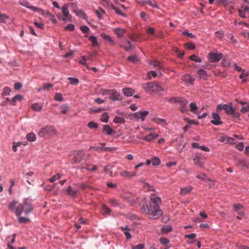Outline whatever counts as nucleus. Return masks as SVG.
<instances>
[{
    "label": "nucleus",
    "mask_w": 249,
    "mask_h": 249,
    "mask_svg": "<svg viewBox=\"0 0 249 249\" xmlns=\"http://www.w3.org/2000/svg\"><path fill=\"white\" fill-rule=\"evenodd\" d=\"M114 122L115 123H123L125 122L124 119L122 117L116 116L114 119Z\"/></svg>",
    "instance_id": "c03bdc74"
},
{
    "label": "nucleus",
    "mask_w": 249,
    "mask_h": 249,
    "mask_svg": "<svg viewBox=\"0 0 249 249\" xmlns=\"http://www.w3.org/2000/svg\"><path fill=\"white\" fill-rule=\"evenodd\" d=\"M160 160L158 158H154L151 160V163L153 165H158L160 164Z\"/></svg>",
    "instance_id": "5fc2aeb1"
},
{
    "label": "nucleus",
    "mask_w": 249,
    "mask_h": 249,
    "mask_svg": "<svg viewBox=\"0 0 249 249\" xmlns=\"http://www.w3.org/2000/svg\"><path fill=\"white\" fill-rule=\"evenodd\" d=\"M68 80L70 83L72 85H77L79 83V80L76 78L69 77Z\"/></svg>",
    "instance_id": "603ef678"
},
{
    "label": "nucleus",
    "mask_w": 249,
    "mask_h": 249,
    "mask_svg": "<svg viewBox=\"0 0 249 249\" xmlns=\"http://www.w3.org/2000/svg\"><path fill=\"white\" fill-rule=\"evenodd\" d=\"M84 153L81 151H74L71 152L69 155V160L72 164L78 163L82 161Z\"/></svg>",
    "instance_id": "20e7f679"
},
{
    "label": "nucleus",
    "mask_w": 249,
    "mask_h": 249,
    "mask_svg": "<svg viewBox=\"0 0 249 249\" xmlns=\"http://www.w3.org/2000/svg\"><path fill=\"white\" fill-rule=\"evenodd\" d=\"M56 134V130L52 126H47L44 128H42L38 135L40 137H45L46 136H52Z\"/></svg>",
    "instance_id": "39448f33"
},
{
    "label": "nucleus",
    "mask_w": 249,
    "mask_h": 249,
    "mask_svg": "<svg viewBox=\"0 0 249 249\" xmlns=\"http://www.w3.org/2000/svg\"><path fill=\"white\" fill-rule=\"evenodd\" d=\"M81 168L92 171H94L97 169L96 166L92 165H86L85 166H82Z\"/></svg>",
    "instance_id": "58836bf2"
},
{
    "label": "nucleus",
    "mask_w": 249,
    "mask_h": 249,
    "mask_svg": "<svg viewBox=\"0 0 249 249\" xmlns=\"http://www.w3.org/2000/svg\"><path fill=\"white\" fill-rule=\"evenodd\" d=\"M8 18V16H7L5 14H2L0 13V22H4L5 20Z\"/></svg>",
    "instance_id": "69168bd1"
},
{
    "label": "nucleus",
    "mask_w": 249,
    "mask_h": 249,
    "mask_svg": "<svg viewBox=\"0 0 249 249\" xmlns=\"http://www.w3.org/2000/svg\"><path fill=\"white\" fill-rule=\"evenodd\" d=\"M53 87V85L52 84L47 83L43 86V87L41 89H38V91H40L41 89L44 90H48L50 88H52Z\"/></svg>",
    "instance_id": "e2e57ef3"
},
{
    "label": "nucleus",
    "mask_w": 249,
    "mask_h": 249,
    "mask_svg": "<svg viewBox=\"0 0 249 249\" xmlns=\"http://www.w3.org/2000/svg\"><path fill=\"white\" fill-rule=\"evenodd\" d=\"M204 159V157L200 155H196L194 159L195 164L200 167H202L204 165L203 160Z\"/></svg>",
    "instance_id": "9b49d317"
},
{
    "label": "nucleus",
    "mask_w": 249,
    "mask_h": 249,
    "mask_svg": "<svg viewBox=\"0 0 249 249\" xmlns=\"http://www.w3.org/2000/svg\"><path fill=\"white\" fill-rule=\"evenodd\" d=\"M192 190V188L191 187L182 188L180 189V194L183 196H185L186 195L190 193Z\"/></svg>",
    "instance_id": "cd10ccee"
},
{
    "label": "nucleus",
    "mask_w": 249,
    "mask_h": 249,
    "mask_svg": "<svg viewBox=\"0 0 249 249\" xmlns=\"http://www.w3.org/2000/svg\"><path fill=\"white\" fill-rule=\"evenodd\" d=\"M142 4L151 6L153 8H158L156 1H143Z\"/></svg>",
    "instance_id": "393cba45"
},
{
    "label": "nucleus",
    "mask_w": 249,
    "mask_h": 249,
    "mask_svg": "<svg viewBox=\"0 0 249 249\" xmlns=\"http://www.w3.org/2000/svg\"><path fill=\"white\" fill-rule=\"evenodd\" d=\"M100 36L104 40L109 42L110 45H114L115 44L114 40L109 36L107 35L104 33H101Z\"/></svg>",
    "instance_id": "a211bd4d"
},
{
    "label": "nucleus",
    "mask_w": 249,
    "mask_h": 249,
    "mask_svg": "<svg viewBox=\"0 0 249 249\" xmlns=\"http://www.w3.org/2000/svg\"><path fill=\"white\" fill-rule=\"evenodd\" d=\"M158 137V135L156 133H150L148 135L143 137L142 139L147 141L151 142L153 139L157 138Z\"/></svg>",
    "instance_id": "412c9836"
},
{
    "label": "nucleus",
    "mask_w": 249,
    "mask_h": 249,
    "mask_svg": "<svg viewBox=\"0 0 249 249\" xmlns=\"http://www.w3.org/2000/svg\"><path fill=\"white\" fill-rule=\"evenodd\" d=\"M126 44L128 45V47L124 46L123 45H121V44L120 45V46L121 47L124 48L125 51H129L132 49V45L131 42L129 40L126 41Z\"/></svg>",
    "instance_id": "a19ab883"
},
{
    "label": "nucleus",
    "mask_w": 249,
    "mask_h": 249,
    "mask_svg": "<svg viewBox=\"0 0 249 249\" xmlns=\"http://www.w3.org/2000/svg\"><path fill=\"white\" fill-rule=\"evenodd\" d=\"M120 174L122 177L125 178H131L137 175L136 173L134 172H129L127 171H123Z\"/></svg>",
    "instance_id": "f3484780"
},
{
    "label": "nucleus",
    "mask_w": 249,
    "mask_h": 249,
    "mask_svg": "<svg viewBox=\"0 0 249 249\" xmlns=\"http://www.w3.org/2000/svg\"><path fill=\"white\" fill-rule=\"evenodd\" d=\"M10 91H11V89L9 88L5 87L3 89V91L2 93V96H5L6 95H9Z\"/></svg>",
    "instance_id": "680f3d73"
},
{
    "label": "nucleus",
    "mask_w": 249,
    "mask_h": 249,
    "mask_svg": "<svg viewBox=\"0 0 249 249\" xmlns=\"http://www.w3.org/2000/svg\"><path fill=\"white\" fill-rule=\"evenodd\" d=\"M116 150L115 147H102L101 148V151H114Z\"/></svg>",
    "instance_id": "6e6d98bb"
},
{
    "label": "nucleus",
    "mask_w": 249,
    "mask_h": 249,
    "mask_svg": "<svg viewBox=\"0 0 249 249\" xmlns=\"http://www.w3.org/2000/svg\"><path fill=\"white\" fill-rule=\"evenodd\" d=\"M182 80L186 83H189L190 84H192L195 79L194 77H192L191 75L187 74L183 75L182 77Z\"/></svg>",
    "instance_id": "2eb2a0df"
},
{
    "label": "nucleus",
    "mask_w": 249,
    "mask_h": 249,
    "mask_svg": "<svg viewBox=\"0 0 249 249\" xmlns=\"http://www.w3.org/2000/svg\"><path fill=\"white\" fill-rule=\"evenodd\" d=\"M172 230L170 226H164L161 228V231L163 233H167L170 232Z\"/></svg>",
    "instance_id": "4c0bfd02"
},
{
    "label": "nucleus",
    "mask_w": 249,
    "mask_h": 249,
    "mask_svg": "<svg viewBox=\"0 0 249 249\" xmlns=\"http://www.w3.org/2000/svg\"><path fill=\"white\" fill-rule=\"evenodd\" d=\"M151 64L153 65L154 67L159 69L162 68V64L158 60H154L151 61Z\"/></svg>",
    "instance_id": "c9c22d12"
},
{
    "label": "nucleus",
    "mask_w": 249,
    "mask_h": 249,
    "mask_svg": "<svg viewBox=\"0 0 249 249\" xmlns=\"http://www.w3.org/2000/svg\"><path fill=\"white\" fill-rule=\"evenodd\" d=\"M77 191L73 189L71 186H69L67 189V194L72 197H75L77 196Z\"/></svg>",
    "instance_id": "b1692460"
},
{
    "label": "nucleus",
    "mask_w": 249,
    "mask_h": 249,
    "mask_svg": "<svg viewBox=\"0 0 249 249\" xmlns=\"http://www.w3.org/2000/svg\"><path fill=\"white\" fill-rule=\"evenodd\" d=\"M109 203H110V204L114 206V207H116V206H117L118 205H119V203L117 201V200L115 199H111L109 200Z\"/></svg>",
    "instance_id": "774afa93"
},
{
    "label": "nucleus",
    "mask_w": 249,
    "mask_h": 249,
    "mask_svg": "<svg viewBox=\"0 0 249 249\" xmlns=\"http://www.w3.org/2000/svg\"><path fill=\"white\" fill-rule=\"evenodd\" d=\"M246 77H247V75L245 74V70H243L242 71V73L240 75L239 78L240 79H242L243 80L242 82L244 83L246 81Z\"/></svg>",
    "instance_id": "338daca9"
},
{
    "label": "nucleus",
    "mask_w": 249,
    "mask_h": 249,
    "mask_svg": "<svg viewBox=\"0 0 249 249\" xmlns=\"http://www.w3.org/2000/svg\"><path fill=\"white\" fill-rule=\"evenodd\" d=\"M123 91L124 94L127 96H130L132 95L135 92L134 90H133L131 88H124L123 89Z\"/></svg>",
    "instance_id": "bb28decb"
},
{
    "label": "nucleus",
    "mask_w": 249,
    "mask_h": 249,
    "mask_svg": "<svg viewBox=\"0 0 249 249\" xmlns=\"http://www.w3.org/2000/svg\"><path fill=\"white\" fill-rule=\"evenodd\" d=\"M95 13L98 18L100 19L102 18V15L105 13V12L101 8H99L95 11Z\"/></svg>",
    "instance_id": "79ce46f5"
},
{
    "label": "nucleus",
    "mask_w": 249,
    "mask_h": 249,
    "mask_svg": "<svg viewBox=\"0 0 249 249\" xmlns=\"http://www.w3.org/2000/svg\"><path fill=\"white\" fill-rule=\"evenodd\" d=\"M19 3L21 5L26 7L34 11L38 12L41 11V10L37 7L31 6L30 4L27 1H20Z\"/></svg>",
    "instance_id": "ddd939ff"
},
{
    "label": "nucleus",
    "mask_w": 249,
    "mask_h": 249,
    "mask_svg": "<svg viewBox=\"0 0 249 249\" xmlns=\"http://www.w3.org/2000/svg\"><path fill=\"white\" fill-rule=\"evenodd\" d=\"M150 198L151 201L149 202V206L146 204L143 205L141 208V211L149 218L157 219L163 214L162 211L160 209V204L161 201L156 194L151 195Z\"/></svg>",
    "instance_id": "f257e3e1"
},
{
    "label": "nucleus",
    "mask_w": 249,
    "mask_h": 249,
    "mask_svg": "<svg viewBox=\"0 0 249 249\" xmlns=\"http://www.w3.org/2000/svg\"><path fill=\"white\" fill-rule=\"evenodd\" d=\"M240 104L244 106L241 109V112L242 113H245L249 111V105L246 102H241Z\"/></svg>",
    "instance_id": "2f4dec72"
},
{
    "label": "nucleus",
    "mask_w": 249,
    "mask_h": 249,
    "mask_svg": "<svg viewBox=\"0 0 249 249\" xmlns=\"http://www.w3.org/2000/svg\"><path fill=\"white\" fill-rule=\"evenodd\" d=\"M18 202L16 200L12 201L8 205V209L11 212L15 211V207Z\"/></svg>",
    "instance_id": "72a5a7b5"
},
{
    "label": "nucleus",
    "mask_w": 249,
    "mask_h": 249,
    "mask_svg": "<svg viewBox=\"0 0 249 249\" xmlns=\"http://www.w3.org/2000/svg\"><path fill=\"white\" fill-rule=\"evenodd\" d=\"M61 108L62 109V112L63 114H67L68 110L69 109V106L66 104H63L61 106Z\"/></svg>",
    "instance_id": "09e8293b"
},
{
    "label": "nucleus",
    "mask_w": 249,
    "mask_h": 249,
    "mask_svg": "<svg viewBox=\"0 0 249 249\" xmlns=\"http://www.w3.org/2000/svg\"><path fill=\"white\" fill-rule=\"evenodd\" d=\"M178 98H175V97H171V98H166V100L171 103H177L178 101Z\"/></svg>",
    "instance_id": "bf43d9fd"
},
{
    "label": "nucleus",
    "mask_w": 249,
    "mask_h": 249,
    "mask_svg": "<svg viewBox=\"0 0 249 249\" xmlns=\"http://www.w3.org/2000/svg\"><path fill=\"white\" fill-rule=\"evenodd\" d=\"M142 88L147 92L154 93L156 92H160L163 90V88L160 84L157 82H148L142 85Z\"/></svg>",
    "instance_id": "7ed1b4c3"
},
{
    "label": "nucleus",
    "mask_w": 249,
    "mask_h": 249,
    "mask_svg": "<svg viewBox=\"0 0 249 249\" xmlns=\"http://www.w3.org/2000/svg\"><path fill=\"white\" fill-rule=\"evenodd\" d=\"M89 40L92 43V46L94 47L97 46L98 45V43L97 41V38L94 36H90L89 37Z\"/></svg>",
    "instance_id": "f704fd0d"
},
{
    "label": "nucleus",
    "mask_w": 249,
    "mask_h": 249,
    "mask_svg": "<svg viewBox=\"0 0 249 249\" xmlns=\"http://www.w3.org/2000/svg\"><path fill=\"white\" fill-rule=\"evenodd\" d=\"M103 93L105 95L109 94V99L113 101H119L122 100V97L120 93L115 89H105Z\"/></svg>",
    "instance_id": "423d86ee"
},
{
    "label": "nucleus",
    "mask_w": 249,
    "mask_h": 249,
    "mask_svg": "<svg viewBox=\"0 0 249 249\" xmlns=\"http://www.w3.org/2000/svg\"><path fill=\"white\" fill-rule=\"evenodd\" d=\"M148 114V111H139L134 113L133 116L137 119H141L142 121H144L145 118Z\"/></svg>",
    "instance_id": "9d476101"
},
{
    "label": "nucleus",
    "mask_w": 249,
    "mask_h": 249,
    "mask_svg": "<svg viewBox=\"0 0 249 249\" xmlns=\"http://www.w3.org/2000/svg\"><path fill=\"white\" fill-rule=\"evenodd\" d=\"M73 11L75 13V14L80 17L84 19L87 18V16L85 14V13L81 9H73Z\"/></svg>",
    "instance_id": "5701e85b"
},
{
    "label": "nucleus",
    "mask_w": 249,
    "mask_h": 249,
    "mask_svg": "<svg viewBox=\"0 0 249 249\" xmlns=\"http://www.w3.org/2000/svg\"><path fill=\"white\" fill-rule=\"evenodd\" d=\"M26 138L28 141L30 142H34L36 141V135L33 133H30L28 134L27 135Z\"/></svg>",
    "instance_id": "e433bc0d"
},
{
    "label": "nucleus",
    "mask_w": 249,
    "mask_h": 249,
    "mask_svg": "<svg viewBox=\"0 0 249 249\" xmlns=\"http://www.w3.org/2000/svg\"><path fill=\"white\" fill-rule=\"evenodd\" d=\"M109 116L107 113H104L102 114L101 120L103 122L107 123L108 121Z\"/></svg>",
    "instance_id": "8fccbe9b"
},
{
    "label": "nucleus",
    "mask_w": 249,
    "mask_h": 249,
    "mask_svg": "<svg viewBox=\"0 0 249 249\" xmlns=\"http://www.w3.org/2000/svg\"><path fill=\"white\" fill-rule=\"evenodd\" d=\"M197 73L199 76V79L206 80L207 77V72L201 69L197 71Z\"/></svg>",
    "instance_id": "4be33fe9"
},
{
    "label": "nucleus",
    "mask_w": 249,
    "mask_h": 249,
    "mask_svg": "<svg viewBox=\"0 0 249 249\" xmlns=\"http://www.w3.org/2000/svg\"><path fill=\"white\" fill-rule=\"evenodd\" d=\"M18 222L19 223H27V222L29 221V219L27 218H25V217H20L18 216Z\"/></svg>",
    "instance_id": "052dcab7"
},
{
    "label": "nucleus",
    "mask_w": 249,
    "mask_h": 249,
    "mask_svg": "<svg viewBox=\"0 0 249 249\" xmlns=\"http://www.w3.org/2000/svg\"><path fill=\"white\" fill-rule=\"evenodd\" d=\"M212 117L213 120L211 121V123L213 124L218 125L222 124L220 117L217 113H213L212 114Z\"/></svg>",
    "instance_id": "f8f14e48"
},
{
    "label": "nucleus",
    "mask_w": 249,
    "mask_h": 249,
    "mask_svg": "<svg viewBox=\"0 0 249 249\" xmlns=\"http://www.w3.org/2000/svg\"><path fill=\"white\" fill-rule=\"evenodd\" d=\"M33 208L31 201L26 199L21 204H19L15 209L17 216H19L23 213L27 214L33 211Z\"/></svg>",
    "instance_id": "f03ea898"
},
{
    "label": "nucleus",
    "mask_w": 249,
    "mask_h": 249,
    "mask_svg": "<svg viewBox=\"0 0 249 249\" xmlns=\"http://www.w3.org/2000/svg\"><path fill=\"white\" fill-rule=\"evenodd\" d=\"M238 165L247 167V164L246 160L244 159L239 160L238 161Z\"/></svg>",
    "instance_id": "4d7b16f0"
},
{
    "label": "nucleus",
    "mask_w": 249,
    "mask_h": 249,
    "mask_svg": "<svg viewBox=\"0 0 249 249\" xmlns=\"http://www.w3.org/2000/svg\"><path fill=\"white\" fill-rule=\"evenodd\" d=\"M146 33L148 35H151L152 36L155 35V29L153 27H149L146 30Z\"/></svg>",
    "instance_id": "3c124183"
},
{
    "label": "nucleus",
    "mask_w": 249,
    "mask_h": 249,
    "mask_svg": "<svg viewBox=\"0 0 249 249\" xmlns=\"http://www.w3.org/2000/svg\"><path fill=\"white\" fill-rule=\"evenodd\" d=\"M152 121L153 122H154L158 124H160L163 127H165L167 125L166 121H165V120H164L163 119L158 118H154L152 120Z\"/></svg>",
    "instance_id": "6ab92c4d"
},
{
    "label": "nucleus",
    "mask_w": 249,
    "mask_h": 249,
    "mask_svg": "<svg viewBox=\"0 0 249 249\" xmlns=\"http://www.w3.org/2000/svg\"><path fill=\"white\" fill-rule=\"evenodd\" d=\"M128 60L132 62H136L138 61L137 56L135 55H131L128 57Z\"/></svg>",
    "instance_id": "13d9d810"
},
{
    "label": "nucleus",
    "mask_w": 249,
    "mask_h": 249,
    "mask_svg": "<svg viewBox=\"0 0 249 249\" xmlns=\"http://www.w3.org/2000/svg\"><path fill=\"white\" fill-rule=\"evenodd\" d=\"M103 130L106 133V134L108 135H112L113 132L111 127L107 124H106L103 126Z\"/></svg>",
    "instance_id": "a878e982"
},
{
    "label": "nucleus",
    "mask_w": 249,
    "mask_h": 249,
    "mask_svg": "<svg viewBox=\"0 0 249 249\" xmlns=\"http://www.w3.org/2000/svg\"><path fill=\"white\" fill-rule=\"evenodd\" d=\"M233 208L235 211H236L238 214L240 215L244 214V208L243 206L240 204H234L233 205Z\"/></svg>",
    "instance_id": "4468645a"
},
{
    "label": "nucleus",
    "mask_w": 249,
    "mask_h": 249,
    "mask_svg": "<svg viewBox=\"0 0 249 249\" xmlns=\"http://www.w3.org/2000/svg\"><path fill=\"white\" fill-rule=\"evenodd\" d=\"M62 13L64 16V18H62V20L63 21H65L66 20H67V19L68 18L69 16H70V14H69V10L68 9V7H67V5H64L62 8Z\"/></svg>",
    "instance_id": "aec40b11"
},
{
    "label": "nucleus",
    "mask_w": 249,
    "mask_h": 249,
    "mask_svg": "<svg viewBox=\"0 0 249 249\" xmlns=\"http://www.w3.org/2000/svg\"><path fill=\"white\" fill-rule=\"evenodd\" d=\"M32 109L35 111H39L42 109V106L38 103L33 104L31 106Z\"/></svg>",
    "instance_id": "473e14b6"
},
{
    "label": "nucleus",
    "mask_w": 249,
    "mask_h": 249,
    "mask_svg": "<svg viewBox=\"0 0 249 249\" xmlns=\"http://www.w3.org/2000/svg\"><path fill=\"white\" fill-rule=\"evenodd\" d=\"M222 58L221 53H211L208 55V59L211 62H217Z\"/></svg>",
    "instance_id": "6e6552de"
},
{
    "label": "nucleus",
    "mask_w": 249,
    "mask_h": 249,
    "mask_svg": "<svg viewBox=\"0 0 249 249\" xmlns=\"http://www.w3.org/2000/svg\"><path fill=\"white\" fill-rule=\"evenodd\" d=\"M189 58L190 60L195 61L196 62H202L201 59L199 57H198V56H197L195 54H193V55H191L190 56Z\"/></svg>",
    "instance_id": "37998d69"
},
{
    "label": "nucleus",
    "mask_w": 249,
    "mask_h": 249,
    "mask_svg": "<svg viewBox=\"0 0 249 249\" xmlns=\"http://www.w3.org/2000/svg\"><path fill=\"white\" fill-rule=\"evenodd\" d=\"M222 110H224L227 114L230 115L231 113H233V111H234V108L231 105L226 104L219 105L217 107L216 111H219Z\"/></svg>",
    "instance_id": "0eeeda50"
},
{
    "label": "nucleus",
    "mask_w": 249,
    "mask_h": 249,
    "mask_svg": "<svg viewBox=\"0 0 249 249\" xmlns=\"http://www.w3.org/2000/svg\"><path fill=\"white\" fill-rule=\"evenodd\" d=\"M101 211L104 215H109L111 211L110 209L106 205H103L102 206Z\"/></svg>",
    "instance_id": "7c9ffc66"
},
{
    "label": "nucleus",
    "mask_w": 249,
    "mask_h": 249,
    "mask_svg": "<svg viewBox=\"0 0 249 249\" xmlns=\"http://www.w3.org/2000/svg\"><path fill=\"white\" fill-rule=\"evenodd\" d=\"M160 243L163 245H167L169 242V240L164 237H161L160 239Z\"/></svg>",
    "instance_id": "0e129e2a"
},
{
    "label": "nucleus",
    "mask_w": 249,
    "mask_h": 249,
    "mask_svg": "<svg viewBox=\"0 0 249 249\" xmlns=\"http://www.w3.org/2000/svg\"><path fill=\"white\" fill-rule=\"evenodd\" d=\"M16 237V233H14L12 236H9L7 237L6 239L7 243H8V242H9L10 243V245H11V244H13L15 242Z\"/></svg>",
    "instance_id": "ea45409f"
},
{
    "label": "nucleus",
    "mask_w": 249,
    "mask_h": 249,
    "mask_svg": "<svg viewBox=\"0 0 249 249\" xmlns=\"http://www.w3.org/2000/svg\"><path fill=\"white\" fill-rule=\"evenodd\" d=\"M23 99V97L22 95L18 94L14 97L11 100V104L13 106H15L16 105V102L17 101H21Z\"/></svg>",
    "instance_id": "c85d7f7f"
},
{
    "label": "nucleus",
    "mask_w": 249,
    "mask_h": 249,
    "mask_svg": "<svg viewBox=\"0 0 249 249\" xmlns=\"http://www.w3.org/2000/svg\"><path fill=\"white\" fill-rule=\"evenodd\" d=\"M190 111L194 113L196 112V110L197 109V107L196 106V104L194 103H191L190 104Z\"/></svg>",
    "instance_id": "a18cd8bd"
},
{
    "label": "nucleus",
    "mask_w": 249,
    "mask_h": 249,
    "mask_svg": "<svg viewBox=\"0 0 249 249\" xmlns=\"http://www.w3.org/2000/svg\"><path fill=\"white\" fill-rule=\"evenodd\" d=\"M88 126L91 128H97L98 127V125L97 124L95 123L93 121H90L88 124Z\"/></svg>",
    "instance_id": "49530a36"
},
{
    "label": "nucleus",
    "mask_w": 249,
    "mask_h": 249,
    "mask_svg": "<svg viewBox=\"0 0 249 249\" xmlns=\"http://www.w3.org/2000/svg\"><path fill=\"white\" fill-rule=\"evenodd\" d=\"M113 31L119 37H123L126 32V30L124 29L120 28H114Z\"/></svg>",
    "instance_id": "dca6fc26"
},
{
    "label": "nucleus",
    "mask_w": 249,
    "mask_h": 249,
    "mask_svg": "<svg viewBox=\"0 0 249 249\" xmlns=\"http://www.w3.org/2000/svg\"><path fill=\"white\" fill-rule=\"evenodd\" d=\"M54 99L55 100L57 101H62L63 100L62 95L60 93H56L55 94Z\"/></svg>",
    "instance_id": "de8ad7c7"
},
{
    "label": "nucleus",
    "mask_w": 249,
    "mask_h": 249,
    "mask_svg": "<svg viewBox=\"0 0 249 249\" xmlns=\"http://www.w3.org/2000/svg\"><path fill=\"white\" fill-rule=\"evenodd\" d=\"M121 229L122 231H124V234L127 239H129L131 238V235L128 231L129 229L127 226H126L125 227H121Z\"/></svg>",
    "instance_id": "c756f323"
},
{
    "label": "nucleus",
    "mask_w": 249,
    "mask_h": 249,
    "mask_svg": "<svg viewBox=\"0 0 249 249\" xmlns=\"http://www.w3.org/2000/svg\"><path fill=\"white\" fill-rule=\"evenodd\" d=\"M60 178V175L59 174H56L52 178H50L49 180L51 182H53L55 180L59 179Z\"/></svg>",
    "instance_id": "864d4df0"
},
{
    "label": "nucleus",
    "mask_w": 249,
    "mask_h": 249,
    "mask_svg": "<svg viewBox=\"0 0 249 249\" xmlns=\"http://www.w3.org/2000/svg\"><path fill=\"white\" fill-rule=\"evenodd\" d=\"M177 103H178L180 106V110L181 112L185 113L187 111V109L186 108L185 106L187 105L188 101L186 99L178 98Z\"/></svg>",
    "instance_id": "1a4fd4ad"
}]
</instances>
